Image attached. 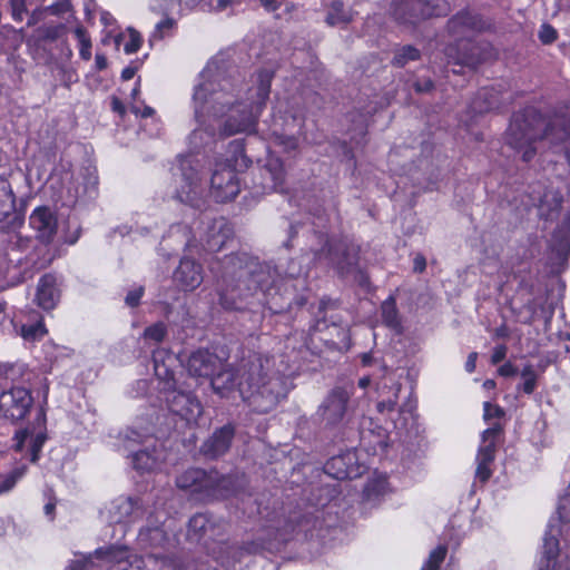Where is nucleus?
I'll list each match as a JSON object with an SVG mask.
<instances>
[{"mask_svg":"<svg viewBox=\"0 0 570 570\" xmlns=\"http://www.w3.org/2000/svg\"><path fill=\"white\" fill-rule=\"evenodd\" d=\"M212 60H219L226 69L224 78L233 83V88H226L227 92H233L234 101L227 106L226 112L223 115V117L227 116V119L222 127V134L232 136L237 132L254 130L269 97L274 72L268 69L259 70L253 80L255 86L247 89L245 100H239L238 95L243 85V77L238 68L223 55H218Z\"/></svg>","mask_w":570,"mask_h":570,"instance_id":"5","label":"nucleus"},{"mask_svg":"<svg viewBox=\"0 0 570 570\" xmlns=\"http://www.w3.org/2000/svg\"><path fill=\"white\" fill-rule=\"evenodd\" d=\"M59 298V292L57 289V279L51 274L43 275L38 283L36 302L43 309L55 308Z\"/></svg>","mask_w":570,"mask_h":570,"instance_id":"31","label":"nucleus"},{"mask_svg":"<svg viewBox=\"0 0 570 570\" xmlns=\"http://www.w3.org/2000/svg\"><path fill=\"white\" fill-rule=\"evenodd\" d=\"M209 269L216 277L219 304L225 309H247L252 304L250 298L267 305L275 314L291 311L293 304L298 307L306 304V297L297 294V289L306 283L299 273L291 272L278 284L275 268L246 253L214 258Z\"/></svg>","mask_w":570,"mask_h":570,"instance_id":"1","label":"nucleus"},{"mask_svg":"<svg viewBox=\"0 0 570 570\" xmlns=\"http://www.w3.org/2000/svg\"><path fill=\"white\" fill-rule=\"evenodd\" d=\"M381 316L384 325L395 331L396 333L402 332L401 317L396 307V302L393 296L386 298L381 305Z\"/></svg>","mask_w":570,"mask_h":570,"instance_id":"38","label":"nucleus"},{"mask_svg":"<svg viewBox=\"0 0 570 570\" xmlns=\"http://www.w3.org/2000/svg\"><path fill=\"white\" fill-rule=\"evenodd\" d=\"M476 358H478V353L476 352H471L468 355V358H466V362H465V371L468 373L474 372Z\"/></svg>","mask_w":570,"mask_h":570,"instance_id":"63","label":"nucleus"},{"mask_svg":"<svg viewBox=\"0 0 570 570\" xmlns=\"http://www.w3.org/2000/svg\"><path fill=\"white\" fill-rule=\"evenodd\" d=\"M559 528L553 524H549L543 537L542 557L539 561L538 570H570V566L567 563L564 568L558 566L557 558L559 556Z\"/></svg>","mask_w":570,"mask_h":570,"instance_id":"26","label":"nucleus"},{"mask_svg":"<svg viewBox=\"0 0 570 570\" xmlns=\"http://www.w3.org/2000/svg\"><path fill=\"white\" fill-rule=\"evenodd\" d=\"M550 247L557 257L566 261L570 254V209L552 234Z\"/></svg>","mask_w":570,"mask_h":570,"instance_id":"34","label":"nucleus"},{"mask_svg":"<svg viewBox=\"0 0 570 570\" xmlns=\"http://www.w3.org/2000/svg\"><path fill=\"white\" fill-rule=\"evenodd\" d=\"M235 436V426L226 424L216 429L200 445L199 452L206 459H217L223 456L230 449Z\"/></svg>","mask_w":570,"mask_h":570,"instance_id":"24","label":"nucleus"},{"mask_svg":"<svg viewBox=\"0 0 570 570\" xmlns=\"http://www.w3.org/2000/svg\"><path fill=\"white\" fill-rule=\"evenodd\" d=\"M29 225L36 239L45 245L51 244L58 232L57 215L48 206L35 208L29 216Z\"/></svg>","mask_w":570,"mask_h":570,"instance_id":"19","label":"nucleus"},{"mask_svg":"<svg viewBox=\"0 0 570 570\" xmlns=\"http://www.w3.org/2000/svg\"><path fill=\"white\" fill-rule=\"evenodd\" d=\"M539 38L543 43H551L557 39V31L550 24H542Z\"/></svg>","mask_w":570,"mask_h":570,"instance_id":"53","label":"nucleus"},{"mask_svg":"<svg viewBox=\"0 0 570 570\" xmlns=\"http://www.w3.org/2000/svg\"><path fill=\"white\" fill-rule=\"evenodd\" d=\"M240 190L236 171L228 165H219L210 178V195L217 203L234 199Z\"/></svg>","mask_w":570,"mask_h":570,"instance_id":"15","label":"nucleus"},{"mask_svg":"<svg viewBox=\"0 0 570 570\" xmlns=\"http://www.w3.org/2000/svg\"><path fill=\"white\" fill-rule=\"evenodd\" d=\"M262 6L268 11H276L282 6L287 9L288 0H261Z\"/></svg>","mask_w":570,"mask_h":570,"instance_id":"57","label":"nucleus"},{"mask_svg":"<svg viewBox=\"0 0 570 570\" xmlns=\"http://www.w3.org/2000/svg\"><path fill=\"white\" fill-rule=\"evenodd\" d=\"M448 548L445 546H439L431 551L429 559L422 566V570H438L440 564L445 559Z\"/></svg>","mask_w":570,"mask_h":570,"instance_id":"45","label":"nucleus"},{"mask_svg":"<svg viewBox=\"0 0 570 570\" xmlns=\"http://www.w3.org/2000/svg\"><path fill=\"white\" fill-rule=\"evenodd\" d=\"M175 21L173 19H165L156 24V29L151 35L150 41L155 39H163L165 35L173 29Z\"/></svg>","mask_w":570,"mask_h":570,"instance_id":"50","label":"nucleus"},{"mask_svg":"<svg viewBox=\"0 0 570 570\" xmlns=\"http://www.w3.org/2000/svg\"><path fill=\"white\" fill-rule=\"evenodd\" d=\"M238 367H223L210 376V385L216 394L227 397L235 387L238 389Z\"/></svg>","mask_w":570,"mask_h":570,"instance_id":"33","label":"nucleus"},{"mask_svg":"<svg viewBox=\"0 0 570 570\" xmlns=\"http://www.w3.org/2000/svg\"><path fill=\"white\" fill-rule=\"evenodd\" d=\"M181 185L177 190V198L181 203L195 205L202 194V165L194 155L180 156L178 167Z\"/></svg>","mask_w":570,"mask_h":570,"instance_id":"11","label":"nucleus"},{"mask_svg":"<svg viewBox=\"0 0 570 570\" xmlns=\"http://www.w3.org/2000/svg\"><path fill=\"white\" fill-rule=\"evenodd\" d=\"M391 12L396 21L414 26L431 18L448 16L451 6L445 0H393Z\"/></svg>","mask_w":570,"mask_h":570,"instance_id":"8","label":"nucleus"},{"mask_svg":"<svg viewBox=\"0 0 570 570\" xmlns=\"http://www.w3.org/2000/svg\"><path fill=\"white\" fill-rule=\"evenodd\" d=\"M159 393L161 400L166 403L168 410L187 421L196 419L202 412V405L197 397L190 392H185L176 387V380L170 387L160 386Z\"/></svg>","mask_w":570,"mask_h":570,"instance_id":"12","label":"nucleus"},{"mask_svg":"<svg viewBox=\"0 0 570 570\" xmlns=\"http://www.w3.org/2000/svg\"><path fill=\"white\" fill-rule=\"evenodd\" d=\"M276 139L279 145H283L286 149H295L297 146V139L293 136L277 135Z\"/></svg>","mask_w":570,"mask_h":570,"instance_id":"58","label":"nucleus"},{"mask_svg":"<svg viewBox=\"0 0 570 570\" xmlns=\"http://www.w3.org/2000/svg\"><path fill=\"white\" fill-rule=\"evenodd\" d=\"M202 265L194 259L183 258L174 272V281L183 291H194L203 283Z\"/></svg>","mask_w":570,"mask_h":570,"instance_id":"28","label":"nucleus"},{"mask_svg":"<svg viewBox=\"0 0 570 570\" xmlns=\"http://www.w3.org/2000/svg\"><path fill=\"white\" fill-rule=\"evenodd\" d=\"M144 564L148 570H209L206 563L191 559H167L154 554L147 557Z\"/></svg>","mask_w":570,"mask_h":570,"instance_id":"30","label":"nucleus"},{"mask_svg":"<svg viewBox=\"0 0 570 570\" xmlns=\"http://www.w3.org/2000/svg\"><path fill=\"white\" fill-rule=\"evenodd\" d=\"M401 391V384L394 385L393 397H389L387 400H383L376 404L377 412L381 414L391 413L395 410L397 404L399 393Z\"/></svg>","mask_w":570,"mask_h":570,"instance_id":"46","label":"nucleus"},{"mask_svg":"<svg viewBox=\"0 0 570 570\" xmlns=\"http://www.w3.org/2000/svg\"><path fill=\"white\" fill-rule=\"evenodd\" d=\"M508 347L504 344H500L493 348V353L491 356L492 364H499L507 356Z\"/></svg>","mask_w":570,"mask_h":570,"instance_id":"56","label":"nucleus"},{"mask_svg":"<svg viewBox=\"0 0 570 570\" xmlns=\"http://www.w3.org/2000/svg\"><path fill=\"white\" fill-rule=\"evenodd\" d=\"M220 366L218 356L207 350L193 352L186 361L189 375L195 377H210Z\"/></svg>","mask_w":570,"mask_h":570,"instance_id":"25","label":"nucleus"},{"mask_svg":"<svg viewBox=\"0 0 570 570\" xmlns=\"http://www.w3.org/2000/svg\"><path fill=\"white\" fill-rule=\"evenodd\" d=\"M109 570H141L138 566L130 564L126 561H120L109 568Z\"/></svg>","mask_w":570,"mask_h":570,"instance_id":"64","label":"nucleus"},{"mask_svg":"<svg viewBox=\"0 0 570 570\" xmlns=\"http://www.w3.org/2000/svg\"><path fill=\"white\" fill-rule=\"evenodd\" d=\"M165 512H150L146 524L139 530L137 543L141 549H164L169 543L168 532L164 528Z\"/></svg>","mask_w":570,"mask_h":570,"instance_id":"16","label":"nucleus"},{"mask_svg":"<svg viewBox=\"0 0 570 570\" xmlns=\"http://www.w3.org/2000/svg\"><path fill=\"white\" fill-rule=\"evenodd\" d=\"M348 400V392L342 387H336L328 394L318 409V414L325 425L335 426L343 420Z\"/></svg>","mask_w":570,"mask_h":570,"instance_id":"21","label":"nucleus"},{"mask_svg":"<svg viewBox=\"0 0 570 570\" xmlns=\"http://www.w3.org/2000/svg\"><path fill=\"white\" fill-rule=\"evenodd\" d=\"M421 57L420 50L411 45L402 46L394 51L392 65L402 68L410 61L419 60Z\"/></svg>","mask_w":570,"mask_h":570,"instance_id":"39","label":"nucleus"},{"mask_svg":"<svg viewBox=\"0 0 570 570\" xmlns=\"http://www.w3.org/2000/svg\"><path fill=\"white\" fill-rule=\"evenodd\" d=\"M179 490L198 502H209L226 499L236 491V480L229 474H222L216 470L190 468L176 478Z\"/></svg>","mask_w":570,"mask_h":570,"instance_id":"7","label":"nucleus"},{"mask_svg":"<svg viewBox=\"0 0 570 570\" xmlns=\"http://www.w3.org/2000/svg\"><path fill=\"white\" fill-rule=\"evenodd\" d=\"M119 439L126 451L131 453L132 465L136 470L141 472H149L155 470L160 462V453L154 448L153 450H135L138 444L147 443L151 439V433L147 430L138 431L135 429H127L121 432Z\"/></svg>","mask_w":570,"mask_h":570,"instance_id":"10","label":"nucleus"},{"mask_svg":"<svg viewBox=\"0 0 570 570\" xmlns=\"http://www.w3.org/2000/svg\"><path fill=\"white\" fill-rule=\"evenodd\" d=\"M314 258L333 267L340 276H346L356 271L358 248L345 242L326 239L320 249L314 250Z\"/></svg>","mask_w":570,"mask_h":570,"instance_id":"9","label":"nucleus"},{"mask_svg":"<svg viewBox=\"0 0 570 570\" xmlns=\"http://www.w3.org/2000/svg\"><path fill=\"white\" fill-rule=\"evenodd\" d=\"M263 177L262 189L264 191L277 190L284 181L283 163L277 157H268L259 169Z\"/></svg>","mask_w":570,"mask_h":570,"instance_id":"32","label":"nucleus"},{"mask_svg":"<svg viewBox=\"0 0 570 570\" xmlns=\"http://www.w3.org/2000/svg\"><path fill=\"white\" fill-rule=\"evenodd\" d=\"M570 136V105L557 107L549 117L528 107L514 112L505 131V142L528 163L537 155V142L546 140L554 146Z\"/></svg>","mask_w":570,"mask_h":570,"instance_id":"3","label":"nucleus"},{"mask_svg":"<svg viewBox=\"0 0 570 570\" xmlns=\"http://www.w3.org/2000/svg\"><path fill=\"white\" fill-rule=\"evenodd\" d=\"M558 514L562 522H570V487L559 501Z\"/></svg>","mask_w":570,"mask_h":570,"instance_id":"49","label":"nucleus"},{"mask_svg":"<svg viewBox=\"0 0 570 570\" xmlns=\"http://www.w3.org/2000/svg\"><path fill=\"white\" fill-rule=\"evenodd\" d=\"M426 268L425 257L421 254H417L413 259V271L416 273H422Z\"/></svg>","mask_w":570,"mask_h":570,"instance_id":"60","label":"nucleus"},{"mask_svg":"<svg viewBox=\"0 0 570 570\" xmlns=\"http://www.w3.org/2000/svg\"><path fill=\"white\" fill-rule=\"evenodd\" d=\"M232 236V228L223 217L208 223L202 244L207 252H219Z\"/></svg>","mask_w":570,"mask_h":570,"instance_id":"27","label":"nucleus"},{"mask_svg":"<svg viewBox=\"0 0 570 570\" xmlns=\"http://www.w3.org/2000/svg\"><path fill=\"white\" fill-rule=\"evenodd\" d=\"M140 498L118 497L107 508V521L112 524L131 523L145 514Z\"/></svg>","mask_w":570,"mask_h":570,"instance_id":"18","label":"nucleus"},{"mask_svg":"<svg viewBox=\"0 0 570 570\" xmlns=\"http://www.w3.org/2000/svg\"><path fill=\"white\" fill-rule=\"evenodd\" d=\"M414 90L419 94L430 92L434 88V83L430 78L417 79L413 83Z\"/></svg>","mask_w":570,"mask_h":570,"instance_id":"55","label":"nucleus"},{"mask_svg":"<svg viewBox=\"0 0 570 570\" xmlns=\"http://www.w3.org/2000/svg\"><path fill=\"white\" fill-rule=\"evenodd\" d=\"M352 459L353 455L350 453L333 456L325 463V472L337 480L351 479L354 475V471L346 466V460L351 461Z\"/></svg>","mask_w":570,"mask_h":570,"instance_id":"37","label":"nucleus"},{"mask_svg":"<svg viewBox=\"0 0 570 570\" xmlns=\"http://www.w3.org/2000/svg\"><path fill=\"white\" fill-rule=\"evenodd\" d=\"M503 432V426L499 422H494L490 428L484 430L481 434V445L476 454V470L475 478L481 482H487L491 475L492 470L490 465L495 459L498 439Z\"/></svg>","mask_w":570,"mask_h":570,"instance_id":"13","label":"nucleus"},{"mask_svg":"<svg viewBox=\"0 0 570 570\" xmlns=\"http://www.w3.org/2000/svg\"><path fill=\"white\" fill-rule=\"evenodd\" d=\"M142 336L145 340L160 343L167 336V326L164 322H157L145 328Z\"/></svg>","mask_w":570,"mask_h":570,"instance_id":"44","label":"nucleus"},{"mask_svg":"<svg viewBox=\"0 0 570 570\" xmlns=\"http://www.w3.org/2000/svg\"><path fill=\"white\" fill-rule=\"evenodd\" d=\"M145 292L144 286H137L134 289L129 291L125 297V303L129 307H136L140 303V298L142 297Z\"/></svg>","mask_w":570,"mask_h":570,"instance_id":"51","label":"nucleus"},{"mask_svg":"<svg viewBox=\"0 0 570 570\" xmlns=\"http://www.w3.org/2000/svg\"><path fill=\"white\" fill-rule=\"evenodd\" d=\"M226 69L219 60H210L200 73L202 82L194 90V114L197 127L188 136V145L197 150L214 138L216 127L213 121L218 120L226 112L227 106L234 101L233 83L224 78Z\"/></svg>","mask_w":570,"mask_h":570,"instance_id":"4","label":"nucleus"},{"mask_svg":"<svg viewBox=\"0 0 570 570\" xmlns=\"http://www.w3.org/2000/svg\"><path fill=\"white\" fill-rule=\"evenodd\" d=\"M75 36L77 37L80 49L79 53L83 60H90L91 58V40L82 26H79L75 29Z\"/></svg>","mask_w":570,"mask_h":570,"instance_id":"43","label":"nucleus"},{"mask_svg":"<svg viewBox=\"0 0 570 570\" xmlns=\"http://www.w3.org/2000/svg\"><path fill=\"white\" fill-rule=\"evenodd\" d=\"M258 512L263 523L261 534L256 540L242 544L219 541L218 551L213 549V552L217 553L216 559L224 567L234 569L244 556L256 554L263 550H278L296 530L307 532L314 525L311 514H303L299 510L276 502L272 509L265 507Z\"/></svg>","mask_w":570,"mask_h":570,"instance_id":"2","label":"nucleus"},{"mask_svg":"<svg viewBox=\"0 0 570 570\" xmlns=\"http://www.w3.org/2000/svg\"><path fill=\"white\" fill-rule=\"evenodd\" d=\"M33 405L30 390L16 386L0 393V415L12 422L23 420Z\"/></svg>","mask_w":570,"mask_h":570,"instance_id":"14","label":"nucleus"},{"mask_svg":"<svg viewBox=\"0 0 570 570\" xmlns=\"http://www.w3.org/2000/svg\"><path fill=\"white\" fill-rule=\"evenodd\" d=\"M352 21V13L340 0H333L326 7L325 22L331 27L345 26Z\"/></svg>","mask_w":570,"mask_h":570,"instance_id":"36","label":"nucleus"},{"mask_svg":"<svg viewBox=\"0 0 570 570\" xmlns=\"http://www.w3.org/2000/svg\"><path fill=\"white\" fill-rule=\"evenodd\" d=\"M484 414L483 417L485 421H490L491 419H500L504 415V411L499 405L491 404L490 402H485L483 404Z\"/></svg>","mask_w":570,"mask_h":570,"instance_id":"52","label":"nucleus"},{"mask_svg":"<svg viewBox=\"0 0 570 570\" xmlns=\"http://www.w3.org/2000/svg\"><path fill=\"white\" fill-rule=\"evenodd\" d=\"M128 33H129V40L125 45L124 50L126 53L131 55V53L137 52L140 49L142 39H141L140 33L132 28L128 29Z\"/></svg>","mask_w":570,"mask_h":570,"instance_id":"48","label":"nucleus"},{"mask_svg":"<svg viewBox=\"0 0 570 570\" xmlns=\"http://www.w3.org/2000/svg\"><path fill=\"white\" fill-rule=\"evenodd\" d=\"M517 368L511 363H504L499 368V374L505 377L513 376L517 374Z\"/></svg>","mask_w":570,"mask_h":570,"instance_id":"62","label":"nucleus"},{"mask_svg":"<svg viewBox=\"0 0 570 570\" xmlns=\"http://www.w3.org/2000/svg\"><path fill=\"white\" fill-rule=\"evenodd\" d=\"M47 435L43 432L37 433L35 436L31 438L30 441V455H31V462H37L39 459V454L41 452V449L46 442Z\"/></svg>","mask_w":570,"mask_h":570,"instance_id":"47","label":"nucleus"},{"mask_svg":"<svg viewBox=\"0 0 570 570\" xmlns=\"http://www.w3.org/2000/svg\"><path fill=\"white\" fill-rule=\"evenodd\" d=\"M177 361L178 357L174 355L169 350L157 348L153 352L154 370L155 375L159 381V387L167 386V389H169L170 384H174V366Z\"/></svg>","mask_w":570,"mask_h":570,"instance_id":"29","label":"nucleus"},{"mask_svg":"<svg viewBox=\"0 0 570 570\" xmlns=\"http://www.w3.org/2000/svg\"><path fill=\"white\" fill-rule=\"evenodd\" d=\"M92 564L91 557H81L80 559L73 560L67 570H90Z\"/></svg>","mask_w":570,"mask_h":570,"instance_id":"54","label":"nucleus"},{"mask_svg":"<svg viewBox=\"0 0 570 570\" xmlns=\"http://www.w3.org/2000/svg\"><path fill=\"white\" fill-rule=\"evenodd\" d=\"M66 30V26L62 23L59 24H48L42 26L37 29V33L40 40L42 41H55L59 39Z\"/></svg>","mask_w":570,"mask_h":570,"instance_id":"42","label":"nucleus"},{"mask_svg":"<svg viewBox=\"0 0 570 570\" xmlns=\"http://www.w3.org/2000/svg\"><path fill=\"white\" fill-rule=\"evenodd\" d=\"M448 30L454 36H463L469 31L482 32L492 28L490 19L483 16L472 12L468 9H463L454 14L448 21Z\"/></svg>","mask_w":570,"mask_h":570,"instance_id":"23","label":"nucleus"},{"mask_svg":"<svg viewBox=\"0 0 570 570\" xmlns=\"http://www.w3.org/2000/svg\"><path fill=\"white\" fill-rule=\"evenodd\" d=\"M537 387V377L525 379L522 383V390L527 394H532Z\"/></svg>","mask_w":570,"mask_h":570,"instance_id":"61","label":"nucleus"},{"mask_svg":"<svg viewBox=\"0 0 570 570\" xmlns=\"http://www.w3.org/2000/svg\"><path fill=\"white\" fill-rule=\"evenodd\" d=\"M47 333L42 322L23 324L20 330L21 336L29 342L41 340Z\"/></svg>","mask_w":570,"mask_h":570,"instance_id":"41","label":"nucleus"},{"mask_svg":"<svg viewBox=\"0 0 570 570\" xmlns=\"http://www.w3.org/2000/svg\"><path fill=\"white\" fill-rule=\"evenodd\" d=\"M471 50L473 51V56H472V57H468V58L463 59V60H462V63H463V65H466V66H469V67L474 68V67H476V66L481 62L482 58H481V57H479V56H478V57H474V56H475V52H476V51L479 52V48H478L476 46H472V47H471Z\"/></svg>","mask_w":570,"mask_h":570,"instance_id":"59","label":"nucleus"},{"mask_svg":"<svg viewBox=\"0 0 570 570\" xmlns=\"http://www.w3.org/2000/svg\"><path fill=\"white\" fill-rule=\"evenodd\" d=\"M502 99L493 88H482L471 101V109L475 114H484L499 109Z\"/></svg>","mask_w":570,"mask_h":570,"instance_id":"35","label":"nucleus"},{"mask_svg":"<svg viewBox=\"0 0 570 570\" xmlns=\"http://www.w3.org/2000/svg\"><path fill=\"white\" fill-rule=\"evenodd\" d=\"M26 473V466H18L6 474H0V495L11 491Z\"/></svg>","mask_w":570,"mask_h":570,"instance_id":"40","label":"nucleus"},{"mask_svg":"<svg viewBox=\"0 0 570 570\" xmlns=\"http://www.w3.org/2000/svg\"><path fill=\"white\" fill-rule=\"evenodd\" d=\"M387 431L372 419H364L360 428V446L367 454L383 453L387 446Z\"/></svg>","mask_w":570,"mask_h":570,"instance_id":"20","label":"nucleus"},{"mask_svg":"<svg viewBox=\"0 0 570 570\" xmlns=\"http://www.w3.org/2000/svg\"><path fill=\"white\" fill-rule=\"evenodd\" d=\"M273 364L271 357L253 353L238 365V392L253 412H271L291 390L287 376L272 372Z\"/></svg>","mask_w":570,"mask_h":570,"instance_id":"6","label":"nucleus"},{"mask_svg":"<svg viewBox=\"0 0 570 570\" xmlns=\"http://www.w3.org/2000/svg\"><path fill=\"white\" fill-rule=\"evenodd\" d=\"M6 224L7 228L14 230L24 223V217L16 208V195L8 179L0 176V224Z\"/></svg>","mask_w":570,"mask_h":570,"instance_id":"22","label":"nucleus"},{"mask_svg":"<svg viewBox=\"0 0 570 570\" xmlns=\"http://www.w3.org/2000/svg\"><path fill=\"white\" fill-rule=\"evenodd\" d=\"M224 530V523L213 521L206 513H197L189 519L187 539L195 543L202 542L209 548V542L222 537Z\"/></svg>","mask_w":570,"mask_h":570,"instance_id":"17","label":"nucleus"}]
</instances>
